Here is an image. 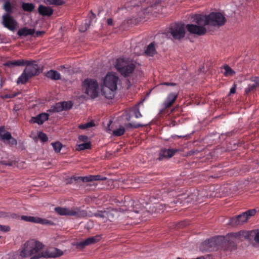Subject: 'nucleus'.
<instances>
[{
  "label": "nucleus",
  "instance_id": "nucleus-15",
  "mask_svg": "<svg viewBox=\"0 0 259 259\" xmlns=\"http://www.w3.org/2000/svg\"><path fill=\"white\" fill-rule=\"evenodd\" d=\"M3 24L6 28L13 31L16 29L17 23L10 15L6 14L3 16Z\"/></svg>",
  "mask_w": 259,
  "mask_h": 259
},
{
  "label": "nucleus",
  "instance_id": "nucleus-49",
  "mask_svg": "<svg viewBox=\"0 0 259 259\" xmlns=\"http://www.w3.org/2000/svg\"><path fill=\"white\" fill-rule=\"evenodd\" d=\"M107 23L109 26H112L113 25V20L112 18H108L107 20Z\"/></svg>",
  "mask_w": 259,
  "mask_h": 259
},
{
  "label": "nucleus",
  "instance_id": "nucleus-48",
  "mask_svg": "<svg viewBox=\"0 0 259 259\" xmlns=\"http://www.w3.org/2000/svg\"><path fill=\"white\" fill-rule=\"evenodd\" d=\"M236 87H237V85L235 83H234L233 87L230 89L229 95H230L231 94L235 93Z\"/></svg>",
  "mask_w": 259,
  "mask_h": 259
},
{
  "label": "nucleus",
  "instance_id": "nucleus-46",
  "mask_svg": "<svg viewBox=\"0 0 259 259\" xmlns=\"http://www.w3.org/2000/svg\"><path fill=\"white\" fill-rule=\"evenodd\" d=\"M0 230L5 232H8L10 230V228L8 226L0 225Z\"/></svg>",
  "mask_w": 259,
  "mask_h": 259
},
{
  "label": "nucleus",
  "instance_id": "nucleus-52",
  "mask_svg": "<svg viewBox=\"0 0 259 259\" xmlns=\"http://www.w3.org/2000/svg\"><path fill=\"white\" fill-rule=\"evenodd\" d=\"M66 105H64V110H67L71 108V106L69 105L68 103L66 102Z\"/></svg>",
  "mask_w": 259,
  "mask_h": 259
},
{
  "label": "nucleus",
  "instance_id": "nucleus-6",
  "mask_svg": "<svg viewBox=\"0 0 259 259\" xmlns=\"http://www.w3.org/2000/svg\"><path fill=\"white\" fill-rule=\"evenodd\" d=\"M256 212L255 209H249L237 216L231 218L229 224L232 226L241 225L247 222L248 219L255 215Z\"/></svg>",
  "mask_w": 259,
  "mask_h": 259
},
{
  "label": "nucleus",
  "instance_id": "nucleus-11",
  "mask_svg": "<svg viewBox=\"0 0 259 259\" xmlns=\"http://www.w3.org/2000/svg\"><path fill=\"white\" fill-rule=\"evenodd\" d=\"M106 179V177H102L100 175H89L85 177L73 176L71 178V181L76 182L86 183L95 181H104Z\"/></svg>",
  "mask_w": 259,
  "mask_h": 259
},
{
  "label": "nucleus",
  "instance_id": "nucleus-21",
  "mask_svg": "<svg viewBox=\"0 0 259 259\" xmlns=\"http://www.w3.org/2000/svg\"><path fill=\"white\" fill-rule=\"evenodd\" d=\"M149 3V5L152 7V5L151 4V0H133L131 2V6L132 7H136V6H140V5L141 6L142 8L144 11H148V12H149V10H148L150 8L149 6H148L147 8L145 7V4H148Z\"/></svg>",
  "mask_w": 259,
  "mask_h": 259
},
{
  "label": "nucleus",
  "instance_id": "nucleus-26",
  "mask_svg": "<svg viewBox=\"0 0 259 259\" xmlns=\"http://www.w3.org/2000/svg\"><path fill=\"white\" fill-rule=\"evenodd\" d=\"M31 78L28 74L24 71L22 72L21 75L18 77L17 83L18 84H25L29 79Z\"/></svg>",
  "mask_w": 259,
  "mask_h": 259
},
{
  "label": "nucleus",
  "instance_id": "nucleus-33",
  "mask_svg": "<svg viewBox=\"0 0 259 259\" xmlns=\"http://www.w3.org/2000/svg\"><path fill=\"white\" fill-rule=\"evenodd\" d=\"M34 5L32 3H23L22 4V8L26 12H32L34 10Z\"/></svg>",
  "mask_w": 259,
  "mask_h": 259
},
{
  "label": "nucleus",
  "instance_id": "nucleus-27",
  "mask_svg": "<svg viewBox=\"0 0 259 259\" xmlns=\"http://www.w3.org/2000/svg\"><path fill=\"white\" fill-rule=\"evenodd\" d=\"M3 8L7 12V14L11 15L13 12V6L10 0L5 1Z\"/></svg>",
  "mask_w": 259,
  "mask_h": 259
},
{
  "label": "nucleus",
  "instance_id": "nucleus-22",
  "mask_svg": "<svg viewBox=\"0 0 259 259\" xmlns=\"http://www.w3.org/2000/svg\"><path fill=\"white\" fill-rule=\"evenodd\" d=\"M38 12L42 16L50 17L53 14V10L49 7L40 5L38 8Z\"/></svg>",
  "mask_w": 259,
  "mask_h": 259
},
{
  "label": "nucleus",
  "instance_id": "nucleus-2",
  "mask_svg": "<svg viewBox=\"0 0 259 259\" xmlns=\"http://www.w3.org/2000/svg\"><path fill=\"white\" fill-rule=\"evenodd\" d=\"M193 22H195L198 25L194 24H187L186 28L187 31L191 33L198 35L204 34L206 30L204 26L210 22V14L208 15L196 14L193 17Z\"/></svg>",
  "mask_w": 259,
  "mask_h": 259
},
{
  "label": "nucleus",
  "instance_id": "nucleus-55",
  "mask_svg": "<svg viewBox=\"0 0 259 259\" xmlns=\"http://www.w3.org/2000/svg\"><path fill=\"white\" fill-rule=\"evenodd\" d=\"M4 164L5 165H12V162L6 163V162H4Z\"/></svg>",
  "mask_w": 259,
  "mask_h": 259
},
{
  "label": "nucleus",
  "instance_id": "nucleus-50",
  "mask_svg": "<svg viewBox=\"0 0 259 259\" xmlns=\"http://www.w3.org/2000/svg\"><path fill=\"white\" fill-rule=\"evenodd\" d=\"M161 85H171V86H176L177 85L175 83H169L167 82H164L161 83Z\"/></svg>",
  "mask_w": 259,
  "mask_h": 259
},
{
  "label": "nucleus",
  "instance_id": "nucleus-5",
  "mask_svg": "<svg viewBox=\"0 0 259 259\" xmlns=\"http://www.w3.org/2000/svg\"><path fill=\"white\" fill-rule=\"evenodd\" d=\"M82 90L92 99H95L98 96L99 94V84L94 79H85L82 82Z\"/></svg>",
  "mask_w": 259,
  "mask_h": 259
},
{
  "label": "nucleus",
  "instance_id": "nucleus-16",
  "mask_svg": "<svg viewBox=\"0 0 259 259\" xmlns=\"http://www.w3.org/2000/svg\"><path fill=\"white\" fill-rule=\"evenodd\" d=\"M21 219L26 222H32L40 224L52 225L53 224L51 221L45 219H41L39 217L21 215Z\"/></svg>",
  "mask_w": 259,
  "mask_h": 259
},
{
  "label": "nucleus",
  "instance_id": "nucleus-57",
  "mask_svg": "<svg viewBox=\"0 0 259 259\" xmlns=\"http://www.w3.org/2000/svg\"><path fill=\"white\" fill-rule=\"evenodd\" d=\"M215 177H214V178H215ZM211 178H213V176H211Z\"/></svg>",
  "mask_w": 259,
  "mask_h": 259
},
{
  "label": "nucleus",
  "instance_id": "nucleus-39",
  "mask_svg": "<svg viewBox=\"0 0 259 259\" xmlns=\"http://www.w3.org/2000/svg\"><path fill=\"white\" fill-rule=\"evenodd\" d=\"M52 144L55 151L57 153L60 152L62 147V144L59 142H56L55 143H53Z\"/></svg>",
  "mask_w": 259,
  "mask_h": 259
},
{
  "label": "nucleus",
  "instance_id": "nucleus-37",
  "mask_svg": "<svg viewBox=\"0 0 259 259\" xmlns=\"http://www.w3.org/2000/svg\"><path fill=\"white\" fill-rule=\"evenodd\" d=\"M146 124L141 123H128L125 124V126L127 129L128 128H138L139 127H144Z\"/></svg>",
  "mask_w": 259,
  "mask_h": 259
},
{
  "label": "nucleus",
  "instance_id": "nucleus-51",
  "mask_svg": "<svg viewBox=\"0 0 259 259\" xmlns=\"http://www.w3.org/2000/svg\"><path fill=\"white\" fill-rule=\"evenodd\" d=\"M95 215L97 217H100V218H104L105 217L104 213L102 212H97L95 214Z\"/></svg>",
  "mask_w": 259,
  "mask_h": 259
},
{
  "label": "nucleus",
  "instance_id": "nucleus-18",
  "mask_svg": "<svg viewBox=\"0 0 259 259\" xmlns=\"http://www.w3.org/2000/svg\"><path fill=\"white\" fill-rule=\"evenodd\" d=\"M250 83L247 88L245 89V94L247 95L250 93H254L259 88V77L254 76L250 79Z\"/></svg>",
  "mask_w": 259,
  "mask_h": 259
},
{
  "label": "nucleus",
  "instance_id": "nucleus-13",
  "mask_svg": "<svg viewBox=\"0 0 259 259\" xmlns=\"http://www.w3.org/2000/svg\"><path fill=\"white\" fill-rule=\"evenodd\" d=\"M29 64H26V67L24 70L30 77H33L34 76L38 75L40 72V68L36 61L32 60H28Z\"/></svg>",
  "mask_w": 259,
  "mask_h": 259
},
{
  "label": "nucleus",
  "instance_id": "nucleus-7",
  "mask_svg": "<svg viewBox=\"0 0 259 259\" xmlns=\"http://www.w3.org/2000/svg\"><path fill=\"white\" fill-rule=\"evenodd\" d=\"M63 252L62 251L56 248H50L46 251H40L37 255L32 256L30 259H38L41 257L46 258L57 257L62 255Z\"/></svg>",
  "mask_w": 259,
  "mask_h": 259
},
{
  "label": "nucleus",
  "instance_id": "nucleus-30",
  "mask_svg": "<svg viewBox=\"0 0 259 259\" xmlns=\"http://www.w3.org/2000/svg\"><path fill=\"white\" fill-rule=\"evenodd\" d=\"M64 105H66V102H59L52 107L51 110L53 112H59L64 110Z\"/></svg>",
  "mask_w": 259,
  "mask_h": 259
},
{
  "label": "nucleus",
  "instance_id": "nucleus-14",
  "mask_svg": "<svg viewBox=\"0 0 259 259\" xmlns=\"http://www.w3.org/2000/svg\"><path fill=\"white\" fill-rule=\"evenodd\" d=\"M180 151L177 148L166 149L162 148L159 152L158 157L157 158L159 161H162L164 159H169L174 156L177 153Z\"/></svg>",
  "mask_w": 259,
  "mask_h": 259
},
{
  "label": "nucleus",
  "instance_id": "nucleus-23",
  "mask_svg": "<svg viewBox=\"0 0 259 259\" xmlns=\"http://www.w3.org/2000/svg\"><path fill=\"white\" fill-rule=\"evenodd\" d=\"M49 115L46 113H42L37 115L36 117H33L32 118V121L34 123H37L40 125L42 124L45 121L47 120L49 118Z\"/></svg>",
  "mask_w": 259,
  "mask_h": 259
},
{
  "label": "nucleus",
  "instance_id": "nucleus-20",
  "mask_svg": "<svg viewBox=\"0 0 259 259\" xmlns=\"http://www.w3.org/2000/svg\"><path fill=\"white\" fill-rule=\"evenodd\" d=\"M101 237L99 235H96L95 236L87 238L84 240L80 242L78 244V246L81 247H84L85 246L91 245L94 244L98 241H99Z\"/></svg>",
  "mask_w": 259,
  "mask_h": 259
},
{
  "label": "nucleus",
  "instance_id": "nucleus-56",
  "mask_svg": "<svg viewBox=\"0 0 259 259\" xmlns=\"http://www.w3.org/2000/svg\"><path fill=\"white\" fill-rule=\"evenodd\" d=\"M125 7H129V5L128 4H125Z\"/></svg>",
  "mask_w": 259,
  "mask_h": 259
},
{
  "label": "nucleus",
  "instance_id": "nucleus-10",
  "mask_svg": "<svg viewBox=\"0 0 259 259\" xmlns=\"http://www.w3.org/2000/svg\"><path fill=\"white\" fill-rule=\"evenodd\" d=\"M224 15L218 12H211V26L219 28L224 25L226 22Z\"/></svg>",
  "mask_w": 259,
  "mask_h": 259
},
{
  "label": "nucleus",
  "instance_id": "nucleus-4",
  "mask_svg": "<svg viewBox=\"0 0 259 259\" xmlns=\"http://www.w3.org/2000/svg\"><path fill=\"white\" fill-rule=\"evenodd\" d=\"M44 245L40 242L30 240L27 241L24 244L20 251V255L22 257H28L33 254L37 255L40 250L43 248Z\"/></svg>",
  "mask_w": 259,
  "mask_h": 259
},
{
  "label": "nucleus",
  "instance_id": "nucleus-43",
  "mask_svg": "<svg viewBox=\"0 0 259 259\" xmlns=\"http://www.w3.org/2000/svg\"><path fill=\"white\" fill-rule=\"evenodd\" d=\"M38 138L42 142H47L48 140L47 135L42 132L39 134Z\"/></svg>",
  "mask_w": 259,
  "mask_h": 259
},
{
  "label": "nucleus",
  "instance_id": "nucleus-36",
  "mask_svg": "<svg viewBox=\"0 0 259 259\" xmlns=\"http://www.w3.org/2000/svg\"><path fill=\"white\" fill-rule=\"evenodd\" d=\"M44 2L47 5H54L61 6L64 4L63 0H44Z\"/></svg>",
  "mask_w": 259,
  "mask_h": 259
},
{
  "label": "nucleus",
  "instance_id": "nucleus-12",
  "mask_svg": "<svg viewBox=\"0 0 259 259\" xmlns=\"http://www.w3.org/2000/svg\"><path fill=\"white\" fill-rule=\"evenodd\" d=\"M56 212L61 215L74 216L76 218H80L81 216L82 211L78 208L73 209L57 207L55 208Z\"/></svg>",
  "mask_w": 259,
  "mask_h": 259
},
{
  "label": "nucleus",
  "instance_id": "nucleus-19",
  "mask_svg": "<svg viewBox=\"0 0 259 259\" xmlns=\"http://www.w3.org/2000/svg\"><path fill=\"white\" fill-rule=\"evenodd\" d=\"M26 64H29L28 60H25L23 59L8 61L4 64V65L6 67L10 68L14 67L16 66H23Z\"/></svg>",
  "mask_w": 259,
  "mask_h": 259
},
{
  "label": "nucleus",
  "instance_id": "nucleus-29",
  "mask_svg": "<svg viewBox=\"0 0 259 259\" xmlns=\"http://www.w3.org/2000/svg\"><path fill=\"white\" fill-rule=\"evenodd\" d=\"M155 42L150 43L146 48L145 53V54L149 56H153L156 52L155 48Z\"/></svg>",
  "mask_w": 259,
  "mask_h": 259
},
{
  "label": "nucleus",
  "instance_id": "nucleus-40",
  "mask_svg": "<svg viewBox=\"0 0 259 259\" xmlns=\"http://www.w3.org/2000/svg\"><path fill=\"white\" fill-rule=\"evenodd\" d=\"M95 125L93 122H89L84 124H81L79 125L78 127L81 130L87 129L89 127H93Z\"/></svg>",
  "mask_w": 259,
  "mask_h": 259
},
{
  "label": "nucleus",
  "instance_id": "nucleus-24",
  "mask_svg": "<svg viewBox=\"0 0 259 259\" xmlns=\"http://www.w3.org/2000/svg\"><path fill=\"white\" fill-rule=\"evenodd\" d=\"M34 32L35 31L34 29L24 27L20 29L17 32V34L19 36H27L28 35H32Z\"/></svg>",
  "mask_w": 259,
  "mask_h": 259
},
{
  "label": "nucleus",
  "instance_id": "nucleus-9",
  "mask_svg": "<svg viewBox=\"0 0 259 259\" xmlns=\"http://www.w3.org/2000/svg\"><path fill=\"white\" fill-rule=\"evenodd\" d=\"M170 32L175 39L183 38L185 34L184 25L181 23H174L170 27Z\"/></svg>",
  "mask_w": 259,
  "mask_h": 259
},
{
  "label": "nucleus",
  "instance_id": "nucleus-25",
  "mask_svg": "<svg viewBox=\"0 0 259 259\" xmlns=\"http://www.w3.org/2000/svg\"><path fill=\"white\" fill-rule=\"evenodd\" d=\"M11 134L8 131H6L4 126L0 127V138L2 141L5 142L11 139Z\"/></svg>",
  "mask_w": 259,
  "mask_h": 259
},
{
  "label": "nucleus",
  "instance_id": "nucleus-47",
  "mask_svg": "<svg viewBox=\"0 0 259 259\" xmlns=\"http://www.w3.org/2000/svg\"><path fill=\"white\" fill-rule=\"evenodd\" d=\"M78 139L80 141L87 142L88 137L85 135H80L78 137Z\"/></svg>",
  "mask_w": 259,
  "mask_h": 259
},
{
  "label": "nucleus",
  "instance_id": "nucleus-17",
  "mask_svg": "<svg viewBox=\"0 0 259 259\" xmlns=\"http://www.w3.org/2000/svg\"><path fill=\"white\" fill-rule=\"evenodd\" d=\"M179 95V92L169 93L164 101L162 106L164 109L170 108L175 103Z\"/></svg>",
  "mask_w": 259,
  "mask_h": 259
},
{
  "label": "nucleus",
  "instance_id": "nucleus-54",
  "mask_svg": "<svg viewBox=\"0 0 259 259\" xmlns=\"http://www.w3.org/2000/svg\"><path fill=\"white\" fill-rule=\"evenodd\" d=\"M113 96V95L110 94V96H105V97L108 99H111Z\"/></svg>",
  "mask_w": 259,
  "mask_h": 259
},
{
  "label": "nucleus",
  "instance_id": "nucleus-41",
  "mask_svg": "<svg viewBox=\"0 0 259 259\" xmlns=\"http://www.w3.org/2000/svg\"><path fill=\"white\" fill-rule=\"evenodd\" d=\"M20 93H10V94H7L1 96L2 99H9V98H13L15 97H16L18 95H19Z\"/></svg>",
  "mask_w": 259,
  "mask_h": 259
},
{
  "label": "nucleus",
  "instance_id": "nucleus-32",
  "mask_svg": "<svg viewBox=\"0 0 259 259\" xmlns=\"http://www.w3.org/2000/svg\"><path fill=\"white\" fill-rule=\"evenodd\" d=\"M210 248V239L208 238L200 245V249L202 251H207Z\"/></svg>",
  "mask_w": 259,
  "mask_h": 259
},
{
  "label": "nucleus",
  "instance_id": "nucleus-42",
  "mask_svg": "<svg viewBox=\"0 0 259 259\" xmlns=\"http://www.w3.org/2000/svg\"><path fill=\"white\" fill-rule=\"evenodd\" d=\"M251 236H254V240L255 242L259 243V230H253L250 232Z\"/></svg>",
  "mask_w": 259,
  "mask_h": 259
},
{
  "label": "nucleus",
  "instance_id": "nucleus-38",
  "mask_svg": "<svg viewBox=\"0 0 259 259\" xmlns=\"http://www.w3.org/2000/svg\"><path fill=\"white\" fill-rule=\"evenodd\" d=\"M91 148V144L90 142H84V143L78 145V149L80 150L90 149Z\"/></svg>",
  "mask_w": 259,
  "mask_h": 259
},
{
  "label": "nucleus",
  "instance_id": "nucleus-35",
  "mask_svg": "<svg viewBox=\"0 0 259 259\" xmlns=\"http://www.w3.org/2000/svg\"><path fill=\"white\" fill-rule=\"evenodd\" d=\"M125 132V128L122 126H120L119 128L116 129L113 131L112 134L117 137L123 135Z\"/></svg>",
  "mask_w": 259,
  "mask_h": 259
},
{
  "label": "nucleus",
  "instance_id": "nucleus-1",
  "mask_svg": "<svg viewBox=\"0 0 259 259\" xmlns=\"http://www.w3.org/2000/svg\"><path fill=\"white\" fill-rule=\"evenodd\" d=\"M237 233L228 234L226 236H218L211 237V251L223 249L231 251L236 248Z\"/></svg>",
  "mask_w": 259,
  "mask_h": 259
},
{
  "label": "nucleus",
  "instance_id": "nucleus-28",
  "mask_svg": "<svg viewBox=\"0 0 259 259\" xmlns=\"http://www.w3.org/2000/svg\"><path fill=\"white\" fill-rule=\"evenodd\" d=\"M46 76L53 80H59L61 78V75L58 71L51 70L47 72Z\"/></svg>",
  "mask_w": 259,
  "mask_h": 259
},
{
  "label": "nucleus",
  "instance_id": "nucleus-45",
  "mask_svg": "<svg viewBox=\"0 0 259 259\" xmlns=\"http://www.w3.org/2000/svg\"><path fill=\"white\" fill-rule=\"evenodd\" d=\"M135 116L136 118H139L142 117V115L139 109H136L134 111Z\"/></svg>",
  "mask_w": 259,
  "mask_h": 259
},
{
  "label": "nucleus",
  "instance_id": "nucleus-3",
  "mask_svg": "<svg viewBox=\"0 0 259 259\" xmlns=\"http://www.w3.org/2000/svg\"><path fill=\"white\" fill-rule=\"evenodd\" d=\"M115 66L120 74L126 77L130 76L133 73L136 65L132 60L120 58L116 60Z\"/></svg>",
  "mask_w": 259,
  "mask_h": 259
},
{
  "label": "nucleus",
  "instance_id": "nucleus-31",
  "mask_svg": "<svg viewBox=\"0 0 259 259\" xmlns=\"http://www.w3.org/2000/svg\"><path fill=\"white\" fill-rule=\"evenodd\" d=\"M96 15L91 12V15L90 16V19L89 20H85V22L84 23V27L81 26L79 28L80 31L84 32L90 26L92 20L95 18Z\"/></svg>",
  "mask_w": 259,
  "mask_h": 259
},
{
  "label": "nucleus",
  "instance_id": "nucleus-53",
  "mask_svg": "<svg viewBox=\"0 0 259 259\" xmlns=\"http://www.w3.org/2000/svg\"><path fill=\"white\" fill-rule=\"evenodd\" d=\"M44 32L43 31H38L36 32V35L37 36H39V35H40L42 33H44Z\"/></svg>",
  "mask_w": 259,
  "mask_h": 259
},
{
  "label": "nucleus",
  "instance_id": "nucleus-34",
  "mask_svg": "<svg viewBox=\"0 0 259 259\" xmlns=\"http://www.w3.org/2000/svg\"><path fill=\"white\" fill-rule=\"evenodd\" d=\"M224 69L225 70L224 75L225 76H232L235 73V72L228 65H224Z\"/></svg>",
  "mask_w": 259,
  "mask_h": 259
},
{
  "label": "nucleus",
  "instance_id": "nucleus-8",
  "mask_svg": "<svg viewBox=\"0 0 259 259\" xmlns=\"http://www.w3.org/2000/svg\"><path fill=\"white\" fill-rule=\"evenodd\" d=\"M119 77L115 74L108 73L104 80V85L111 91L114 92L117 89Z\"/></svg>",
  "mask_w": 259,
  "mask_h": 259
},
{
  "label": "nucleus",
  "instance_id": "nucleus-44",
  "mask_svg": "<svg viewBox=\"0 0 259 259\" xmlns=\"http://www.w3.org/2000/svg\"><path fill=\"white\" fill-rule=\"evenodd\" d=\"M8 143L11 146H16L17 144V140L14 138L13 137H12L11 136V139H9L8 140Z\"/></svg>",
  "mask_w": 259,
  "mask_h": 259
}]
</instances>
